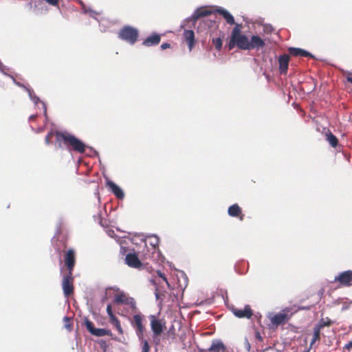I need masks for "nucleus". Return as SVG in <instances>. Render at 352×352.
Here are the masks:
<instances>
[{
    "label": "nucleus",
    "mask_w": 352,
    "mask_h": 352,
    "mask_svg": "<svg viewBox=\"0 0 352 352\" xmlns=\"http://www.w3.org/2000/svg\"><path fill=\"white\" fill-rule=\"evenodd\" d=\"M212 12H213L210 9H208V8H201L196 10L193 17L195 19H197L201 17L209 16L211 14H212Z\"/></svg>",
    "instance_id": "22"
},
{
    "label": "nucleus",
    "mask_w": 352,
    "mask_h": 352,
    "mask_svg": "<svg viewBox=\"0 0 352 352\" xmlns=\"http://www.w3.org/2000/svg\"><path fill=\"white\" fill-rule=\"evenodd\" d=\"M336 282H338L341 286L350 287L352 285V271L347 270L341 272L335 278Z\"/></svg>",
    "instance_id": "9"
},
{
    "label": "nucleus",
    "mask_w": 352,
    "mask_h": 352,
    "mask_svg": "<svg viewBox=\"0 0 352 352\" xmlns=\"http://www.w3.org/2000/svg\"><path fill=\"white\" fill-rule=\"evenodd\" d=\"M118 37L129 44L133 45L138 41L139 37V31L135 28L130 25H125L120 29L118 33Z\"/></svg>",
    "instance_id": "3"
},
{
    "label": "nucleus",
    "mask_w": 352,
    "mask_h": 352,
    "mask_svg": "<svg viewBox=\"0 0 352 352\" xmlns=\"http://www.w3.org/2000/svg\"><path fill=\"white\" fill-rule=\"evenodd\" d=\"M107 186L111 190V192L118 197V199H122L124 196V194L122 191V190L116 185L114 182L112 181L107 182Z\"/></svg>",
    "instance_id": "21"
},
{
    "label": "nucleus",
    "mask_w": 352,
    "mask_h": 352,
    "mask_svg": "<svg viewBox=\"0 0 352 352\" xmlns=\"http://www.w3.org/2000/svg\"><path fill=\"white\" fill-rule=\"evenodd\" d=\"M320 331L321 329L318 328L316 325L314 326L313 338L310 343V347H311L316 341L320 340Z\"/></svg>",
    "instance_id": "24"
},
{
    "label": "nucleus",
    "mask_w": 352,
    "mask_h": 352,
    "mask_svg": "<svg viewBox=\"0 0 352 352\" xmlns=\"http://www.w3.org/2000/svg\"><path fill=\"white\" fill-rule=\"evenodd\" d=\"M326 140L328 141L329 144L333 148L336 147L338 144V138L330 131L326 133Z\"/></svg>",
    "instance_id": "23"
},
{
    "label": "nucleus",
    "mask_w": 352,
    "mask_h": 352,
    "mask_svg": "<svg viewBox=\"0 0 352 352\" xmlns=\"http://www.w3.org/2000/svg\"><path fill=\"white\" fill-rule=\"evenodd\" d=\"M157 274L158 276L162 278V280L166 283V284L167 285L168 287L170 288V284H169L166 277L165 276V275L162 272H161L160 271H157Z\"/></svg>",
    "instance_id": "33"
},
{
    "label": "nucleus",
    "mask_w": 352,
    "mask_h": 352,
    "mask_svg": "<svg viewBox=\"0 0 352 352\" xmlns=\"http://www.w3.org/2000/svg\"><path fill=\"white\" fill-rule=\"evenodd\" d=\"M242 24L236 23L232 29L228 44L230 50L235 46L242 50H259L265 45L264 40L257 35H253L249 41L248 37L242 34Z\"/></svg>",
    "instance_id": "1"
},
{
    "label": "nucleus",
    "mask_w": 352,
    "mask_h": 352,
    "mask_svg": "<svg viewBox=\"0 0 352 352\" xmlns=\"http://www.w3.org/2000/svg\"><path fill=\"white\" fill-rule=\"evenodd\" d=\"M184 38L188 44L189 51H191L195 44V33L192 30H186L183 34Z\"/></svg>",
    "instance_id": "17"
},
{
    "label": "nucleus",
    "mask_w": 352,
    "mask_h": 352,
    "mask_svg": "<svg viewBox=\"0 0 352 352\" xmlns=\"http://www.w3.org/2000/svg\"><path fill=\"white\" fill-rule=\"evenodd\" d=\"M114 302L117 304H124L129 305L132 309L135 308V301L131 297L127 296L124 293L121 292L115 295Z\"/></svg>",
    "instance_id": "10"
},
{
    "label": "nucleus",
    "mask_w": 352,
    "mask_h": 352,
    "mask_svg": "<svg viewBox=\"0 0 352 352\" xmlns=\"http://www.w3.org/2000/svg\"><path fill=\"white\" fill-rule=\"evenodd\" d=\"M166 336L167 339L170 338V339L173 340L175 338V327L173 325L171 326V327H170Z\"/></svg>",
    "instance_id": "30"
},
{
    "label": "nucleus",
    "mask_w": 352,
    "mask_h": 352,
    "mask_svg": "<svg viewBox=\"0 0 352 352\" xmlns=\"http://www.w3.org/2000/svg\"><path fill=\"white\" fill-rule=\"evenodd\" d=\"M346 80L349 82L351 83L352 84V76H347L346 77Z\"/></svg>",
    "instance_id": "40"
},
{
    "label": "nucleus",
    "mask_w": 352,
    "mask_h": 352,
    "mask_svg": "<svg viewBox=\"0 0 352 352\" xmlns=\"http://www.w3.org/2000/svg\"><path fill=\"white\" fill-rule=\"evenodd\" d=\"M36 116H37L36 115H32L30 116L29 120L30 121H33L36 119Z\"/></svg>",
    "instance_id": "39"
},
{
    "label": "nucleus",
    "mask_w": 352,
    "mask_h": 352,
    "mask_svg": "<svg viewBox=\"0 0 352 352\" xmlns=\"http://www.w3.org/2000/svg\"><path fill=\"white\" fill-rule=\"evenodd\" d=\"M55 132H54L53 131H51L50 132H49L47 133V135L45 136V142L46 143V144H50L51 143V140H52V138L55 136Z\"/></svg>",
    "instance_id": "31"
},
{
    "label": "nucleus",
    "mask_w": 352,
    "mask_h": 352,
    "mask_svg": "<svg viewBox=\"0 0 352 352\" xmlns=\"http://www.w3.org/2000/svg\"><path fill=\"white\" fill-rule=\"evenodd\" d=\"M216 12L221 14L226 21V22L230 25L235 24L234 19L233 16L226 10L220 8H217L215 10Z\"/></svg>",
    "instance_id": "20"
},
{
    "label": "nucleus",
    "mask_w": 352,
    "mask_h": 352,
    "mask_svg": "<svg viewBox=\"0 0 352 352\" xmlns=\"http://www.w3.org/2000/svg\"><path fill=\"white\" fill-rule=\"evenodd\" d=\"M64 264L66 267L67 272L73 273L76 265V252L74 249L70 248L64 252Z\"/></svg>",
    "instance_id": "6"
},
{
    "label": "nucleus",
    "mask_w": 352,
    "mask_h": 352,
    "mask_svg": "<svg viewBox=\"0 0 352 352\" xmlns=\"http://www.w3.org/2000/svg\"><path fill=\"white\" fill-rule=\"evenodd\" d=\"M256 337H257V338H258V340H262V338H261V336H260V333H259L258 332H257V333H256Z\"/></svg>",
    "instance_id": "41"
},
{
    "label": "nucleus",
    "mask_w": 352,
    "mask_h": 352,
    "mask_svg": "<svg viewBox=\"0 0 352 352\" xmlns=\"http://www.w3.org/2000/svg\"><path fill=\"white\" fill-rule=\"evenodd\" d=\"M245 348L248 349V351H250V342H248V340H245Z\"/></svg>",
    "instance_id": "38"
},
{
    "label": "nucleus",
    "mask_w": 352,
    "mask_h": 352,
    "mask_svg": "<svg viewBox=\"0 0 352 352\" xmlns=\"http://www.w3.org/2000/svg\"><path fill=\"white\" fill-rule=\"evenodd\" d=\"M107 314L109 317V320L113 319V318L116 317L114 314L113 313V311H112V307H111V305H108L107 307Z\"/></svg>",
    "instance_id": "32"
},
{
    "label": "nucleus",
    "mask_w": 352,
    "mask_h": 352,
    "mask_svg": "<svg viewBox=\"0 0 352 352\" xmlns=\"http://www.w3.org/2000/svg\"><path fill=\"white\" fill-rule=\"evenodd\" d=\"M109 322L111 324H112L116 327V329H117L118 332L120 334H121V335L123 334V333H124L123 329L121 327L120 320L118 319L117 317H115L113 319L110 320Z\"/></svg>",
    "instance_id": "25"
},
{
    "label": "nucleus",
    "mask_w": 352,
    "mask_h": 352,
    "mask_svg": "<svg viewBox=\"0 0 352 352\" xmlns=\"http://www.w3.org/2000/svg\"><path fill=\"white\" fill-rule=\"evenodd\" d=\"M212 43L215 47V49L219 51L222 47V39L220 37L215 38L212 39Z\"/></svg>",
    "instance_id": "28"
},
{
    "label": "nucleus",
    "mask_w": 352,
    "mask_h": 352,
    "mask_svg": "<svg viewBox=\"0 0 352 352\" xmlns=\"http://www.w3.org/2000/svg\"><path fill=\"white\" fill-rule=\"evenodd\" d=\"M132 324L136 328V334L138 339H142L144 337V332L145 327L142 323V317L140 314H135L133 317Z\"/></svg>",
    "instance_id": "11"
},
{
    "label": "nucleus",
    "mask_w": 352,
    "mask_h": 352,
    "mask_svg": "<svg viewBox=\"0 0 352 352\" xmlns=\"http://www.w3.org/2000/svg\"><path fill=\"white\" fill-rule=\"evenodd\" d=\"M126 264L133 268H140L142 264L135 253H128L125 256Z\"/></svg>",
    "instance_id": "13"
},
{
    "label": "nucleus",
    "mask_w": 352,
    "mask_h": 352,
    "mask_svg": "<svg viewBox=\"0 0 352 352\" xmlns=\"http://www.w3.org/2000/svg\"><path fill=\"white\" fill-rule=\"evenodd\" d=\"M332 324V321L328 318L324 320L323 318L320 319L317 324H316L318 328L322 329L324 327H330Z\"/></svg>",
    "instance_id": "26"
},
{
    "label": "nucleus",
    "mask_w": 352,
    "mask_h": 352,
    "mask_svg": "<svg viewBox=\"0 0 352 352\" xmlns=\"http://www.w3.org/2000/svg\"><path fill=\"white\" fill-rule=\"evenodd\" d=\"M344 349L347 350H351L352 349V341L349 342L344 346Z\"/></svg>",
    "instance_id": "37"
},
{
    "label": "nucleus",
    "mask_w": 352,
    "mask_h": 352,
    "mask_svg": "<svg viewBox=\"0 0 352 352\" xmlns=\"http://www.w3.org/2000/svg\"><path fill=\"white\" fill-rule=\"evenodd\" d=\"M289 308L284 309L280 312L271 316L270 318L271 323L276 327L285 324L289 320L292 315V314L289 315Z\"/></svg>",
    "instance_id": "5"
},
{
    "label": "nucleus",
    "mask_w": 352,
    "mask_h": 352,
    "mask_svg": "<svg viewBox=\"0 0 352 352\" xmlns=\"http://www.w3.org/2000/svg\"><path fill=\"white\" fill-rule=\"evenodd\" d=\"M232 312L236 317L239 318H245L250 319L253 315L252 310L250 305H245L243 309H233Z\"/></svg>",
    "instance_id": "14"
},
{
    "label": "nucleus",
    "mask_w": 352,
    "mask_h": 352,
    "mask_svg": "<svg viewBox=\"0 0 352 352\" xmlns=\"http://www.w3.org/2000/svg\"><path fill=\"white\" fill-rule=\"evenodd\" d=\"M199 352H227V347L221 340H213L208 351L201 349Z\"/></svg>",
    "instance_id": "12"
},
{
    "label": "nucleus",
    "mask_w": 352,
    "mask_h": 352,
    "mask_svg": "<svg viewBox=\"0 0 352 352\" xmlns=\"http://www.w3.org/2000/svg\"><path fill=\"white\" fill-rule=\"evenodd\" d=\"M170 45L169 43H165L161 45V49L162 50H166L167 48H170Z\"/></svg>",
    "instance_id": "36"
},
{
    "label": "nucleus",
    "mask_w": 352,
    "mask_h": 352,
    "mask_svg": "<svg viewBox=\"0 0 352 352\" xmlns=\"http://www.w3.org/2000/svg\"><path fill=\"white\" fill-rule=\"evenodd\" d=\"M56 141L59 147L66 146L69 150L79 153H83L86 149V145L76 136L66 131H58L55 133Z\"/></svg>",
    "instance_id": "2"
},
{
    "label": "nucleus",
    "mask_w": 352,
    "mask_h": 352,
    "mask_svg": "<svg viewBox=\"0 0 352 352\" xmlns=\"http://www.w3.org/2000/svg\"><path fill=\"white\" fill-rule=\"evenodd\" d=\"M161 36L158 34H153L148 36L142 43V45L146 47L157 45L160 43Z\"/></svg>",
    "instance_id": "18"
},
{
    "label": "nucleus",
    "mask_w": 352,
    "mask_h": 352,
    "mask_svg": "<svg viewBox=\"0 0 352 352\" xmlns=\"http://www.w3.org/2000/svg\"><path fill=\"white\" fill-rule=\"evenodd\" d=\"M149 318L151 320V328L153 336H160L166 327L165 322L157 319L154 315H151Z\"/></svg>",
    "instance_id": "7"
},
{
    "label": "nucleus",
    "mask_w": 352,
    "mask_h": 352,
    "mask_svg": "<svg viewBox=\"0 0 352 352\" xmlns=\"http://www.w3.org/2000/svg\"><path fill=\"white\" fill-rule=\"evenodd\" d=\"M64 327L65 329H67L68 331H71L72 329V320L69 317H65L64 319Z\"/></svg>",
    "instance_id": "29"
},
{
    "label": "nucleus",
    "mask_w": 352,
    "mask_h": 352,
    "mask_svg": "<svg viewBox=\"0 0 352 352\" xmlns=\"http://www.w3.org/2000/svg\"><path fill=\"white\" fill-rule=\"evenodd\" d=\"M278 68L281 74H286L289 63V55L283 54L278 57Z\"/></svg>",
    "instance_id": "15"
},
{
    "label": "nucleus",
    "mask_w": 352,
    "mask_h": 352,
    "mask_svg": "<svg viewBox=\"0 0 352 352\" xmlns=\"http://www.w3.org/2000/svg\"><path fill=\"white\" fill-rule=\"evenodd\" d=\"M160 336H153V343L157 346L160 344Z\"/></svg>",
    "instance_id": "34"
},
{
    "label": "nucleus",
    "mask_w": 352,
    "mask_h": 352,
    "mask_svg": "<svg viewBox=\"0 0 352 352\" xmlns=\"http://www.w3.org/2000/svg\"><path fill=\"white\" fill-rule=\"evenodd\" d=\"M288 51L289 52V54L293 56L314 58V56L311 53L300 48L289 47L288 49Z\"/></svg>",
    "instance_id": "19"
},
{
    "label": "nucleus",
    "mask_w": 352,
    "mask_h": 352,
    "mask_svg": "<svg viewBox=\"0 0 352 352\" xmlns=\"http://www.w3.org/2000/svg\"><path fill=\"white\" fill-rule=\"evenodd\" d=\"M74 277L73 273L66 272L63 276L62 288L65 297L68 298L74 294Z\"/></svg>",
    "instance_id": "4"
},
{
    "label": "nucleus",
    "mask_w": 352,
    "mask_h": 352,
    "mask_svg": "<svg viewBox=\"0 0 352 352\" xmlns=\"http://www.w3.org/2000/svg\"><path fill=\"white\" fill-rule=\"evenodd\" d=\"M85 326L87 329L94 336L98 337L112 336V333L110 330L95 328L94 323L90 320H87L85 321Z\"/></svg>",
    "instance_id": "8"
},
{
    "label": "nucleus",
    "mask_w": 352,
    "mask_h": 352,
    "mask_svg": "<svg viewBox=\"0 0 352 352\" xmlns=\"http://www.w3.org/2000/svg\"><path fill=\"white\" fill-rule=\"evenodd\" d=\"M49 4L52 6H56L58 3V0H45Z\"/></svg>",
    "instance_id": "35"
},
{
    "label": "nucleus",
    "mask_w": 352,
    "mask_h": 352,
    "mask_svg": "<svg viewBox=\"0 0 352 352\" xmlns=\"http://www.w3.org/2000/svg\"><path fill=\"white\" fill-rule=\"evenodd\" d=\"M228 213L232 217L239 218L240 221H243L245 217L241 208L237 204L230 206L228 209Z\"/></svg>",
    "instance_id": "16"
},
{
    "label": "nucleus",
    "mask_w": 352,
    "mask_h": 352,
    "mask_svg": "<svg viewBox=\"0 0 352 352\" xmlns=\"http://www.w3.org/2000/svg\"><path fill=\"white\" fill-rule=\"evenodd\" d=\"M139 340L140 341L142 345V352H149L151 346L148 340L144 339V337H142V339H139Z\"/></svg>",
    "instance_id": "27"
},
{
    "label": "nucleus",
    "mask_w": 352,
    "mask_h": 352,
    "mask_svg": "<svg viewBox=\"0 0 352 352\" xmlns=\"http://www.w3.org/2000/svg\"><path fill=\"white\" fill-rule=\"evenodd\" d=\"M155 296H156V298L158 299L159 298V294L158 292H155Z\"/></svg>",
    "instance_id": "42"
}]
</instances>
